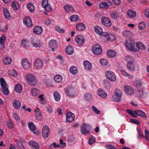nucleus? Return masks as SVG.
<instances>
[{
	"label": "nucleus",
	"instance_id": "obj_1",
	"mask_svg": "<svg viewBox=\"0 0 149 149\" xmlns=\"http://www.w3.org/2000/svg\"><path fill=\"white\" fill-rule=\"evenodd\" d=\"M26 79L28 84L33 85H36L37 81L35 76L32 74H27L26 76Z\"/></svg>",
	"mask_w": 149,
	"mask_h": 149
},
{
	"label": "nucleus",
	"instance_id": "obj_2",
	"mask_svg": "<svg viewBox=\"0 0 149 149\" xmlns=\"http://www.w3.org/2000/svg\"><path fill=\"white\" fill-rule=\"evenodd\" d=\"M80 131L82 134L86 135L89 133L91 127L89 125L84 123L80 126Z\"/></svg>",
	"mask_w": 149,
	"mask_h": 149
},
{
	"label": "nucleus",
	"instance_id": "obj_3",
	"mask_svg": "<svg viewBox=\"0 0 149 149\" xmlns=\"http://www.w3.org/2000/svg\"><path fill=\"white\" fill-rule=\"evenodd\" d=\"M125 45L129 50L134 52H137L138 51V48L136 47V44L134 41H127L126 42Z\"/></svg>",
	"mask_w": 149,
	"mask_h": 149
},
{
	"label": "nucleus",
	"instance_id": "obj_4",
	"mask_svg": "<svg viewBox=\"0 0 149 149\" xmlns=\"http://www.w3.org/2000/svg\"><path fill=\"white\" fill-rule=\"evenodd\" d=\"M66 94L67 95L71 97H74L77 95V93L74 88L69 86L65 90Z\"/></svg>",
	"mask_w": 149,
	"mask_h": 149
},
{
	"label": "nucleus",
	"instance_id": "obj_5",
	"mask_svg": "<svg viewBox=\"0 0 149 149\" xmlns=\"http://www.w3.org/2000/svg\"><path fill=\"white\" fill-rule=\"evenodd\" d=\"M92 50L93 54L96 55H98L102 52V49L99 45H95L92 47Z\"/></svg>",
	"mask_w": 149,
	"mask_h": 149
},
{
	"label": "nucleus",
	"instance_id": "obj_6",
	"mask_svg": "<svg viewBox=\"0 0 149 149\" xmlns=\"http://www.w3.org/2000/svg\"><path fill=\"white\" fill-rule=\"evenodd\" d=\"M105 75L107 78L111 81H115L116 80V77L115 74L111 71H106Z\"/></svg>",
	"mask_w": 149,
	"mask_h": 149
},
{
	"label": "nucleus",
	"instance_id": "obj_7",
	"mask_svg": "<svg viewBox=\"0 0 149 149\" xmlns=\"http://www.w3.org/2000/svg\"><path fill=\"white\" fill-rule=\"evenodd\" d=\"M49 131V127L47 125H45L43 126L42 132V136L43 138L46 139L48 137Z\"/></svg>",
	"mask_w": 149,
	"mask_h": 149
},
{
	"label": "nucleus",
	"instance_id": "obj_8",
	"mask_svg": "<svg viewBox=\"0 0 149 149\" xmlns=\"http://www.w3.org/2000/svg\"><path fill=\"white\" fill-rule=\"evenodd\" d=\"M21 65L23 68L26 70L29 69L31 66L29 60L26 58H24L22 59Z\"/></svg>",
	"mask_w": 149,
	"mask_h": 149
},
{
	"label": "nucleus",
	"instance_id": "obj_9",
	"mask_svg": "<svg viewBox=\"0 0 149 149\" xmlns=\"http://www.w3.org/2000/svg\"><path fill=\"white\" fill-rule=\"evenodd\" d=\"M43 66V62L42 60L40 58H37L34 63V66L37 70L42 68Z\"/></svg>",
	"mask_w": 149,
	"mask_h": 149
},
{
	"label": "nucleus",
	"instance_id": "obj_10",
	"mask_svg": "<svg viewBox=\"0 0 149 149\" xmlns=\"http://www.w3.org/2000/svg\"><path fill=\"white\" fill-rule=\"evenodd\" d=\"M101 22L103 25L107 27H109L111 25V23L110 19L106 17H102Z\"/></svg>",
	"mask_w": 149,
	"mask_h": 149
},
{
	"label": "nucleus",
	"instance_id": "obj_11",
	"mask_svg": "<svg viewBox=\"0 0 149 149\" xmlns=\"http://www.w3.org/2000/svg\"><path fill=\"white\" fill-rule=\"evenodd\" d=\"M66 122L70 123L75 118V116L74 114L71 112L67 113L66 114Z\"/></svg>",
	"mask_w": 149,
	"mask_h": 149
},
{
	"label": "nucleus",
	"instance_id": "obj_12",
	"mask_svg": "<svg viewBox=\"0 0 149 149\" xmlns=\"http://www.w3.org/2000/svg\"><path fill=\"white\" fill-rule=\"evenodd\" d=\"M23 22L25 25L27 27H30L32 25L31 19L29 17H26L24 18Z\"/></svg>",
	"mask_w": 149,
	"mask_h": 149
},
{
	"label": "nucleus",
	"instance_id": "obj_13",
	"mask_svg": "<svg viewBox=\"0 0 149 149\" xmlns=\"http://www.w3.org/2000/svg\"><path fill=\"white\" fill-rule=\"evenodd\" d=\"M57 44L56 41L54 40H51L49 43V46L50 48H52V51H54L55 49L57 47Z\"/></svg>",
	"mask_w": 149,
	"mask_h": 149
},
{
	"label": "nucleus",
	"instance_id": "obj_14",
	"mask_svg": "<svg viewBox=\"0 0 149 149\" xmlns=\"http://www.w3.org/2000/svg\"><path fill=\"white\" fill-rule=\"evenodd\" d=\"M124 91L127 94L132 95L134 93V90L131 86L125 85L124 86Z\"/></svg>",
	"mask_w": 149,
	"mask_h": 149
},
{
	"label": "nucleus",
	"instance_id": "obj_15",
	"mask_svg": "<svg viewBox=\"0 0 149 149\" xmlns=\"http://www.w3.org/2000/svg\"><path fill=\"white\" fill-rule=\"evenodd\" d=\"M28 126L30 130L32 131L34 134H38L39 131L36 130L35 125L32 122H31L29 123Z\"/></svg>",
	"mask_w": 149,
	"mask_h": 149
},
{
	"label": "nucleus",
	"instance_id": "obj_16",
	"mask_svg": "<svg viewBox=\"0 0 149 149\" xmlns=\"http://www.w3.org/2000/svg\"><path fill=\"white\" fill-rule=\"evenodd\" d=\"M126 67L127 69L130 71H133L135 70L136 68V65L134 61L127 63Z\"/></svg>",
	"mask_w": 149,
	"mask_h": 149
},
{
	"label": "nucleus",
	"instance_id": "obj_17",
	"mask_svg": "<svg viewBox=\"0 0 149 149\" xmlns=\"http://www.w3.org/2000/svg\"><path fill=\"white\" fill-rule=\"evenodd\" d=\"M98 95L102 98H105L107 96V94L102 89L100 88L97 91Z\"/></svg>",
	"mask_w": 149,
	"mask_h": 149
},
{
	"label": "nucleus",
	"instance_id": "obj_18",
	"mask_svg": "<svg viewBox=\"0 0 149 149\" xmlns=\"http://www.w3.org/2000/svg\"><path fill=\"white\" fill-rule=\"evenodd\" d=\"M75 40L77 44L79 45L83 44L84 42V38L81 36H79L76 37Z\"/></svg>",
	"mask_w": 149,
	"mask_h": 149
},
{
	"label": "nucleus",
	"instance_id": "obj_19",
	"mask_svg": "<svg viewBox=\"0 0 149 149\" xmlns=\"http://www.w3.org/2000/svg\"><path fill=\"white\" fill-rule=\"evenodd\" d=\"M29 143L30 147L32 149H39V145L36 142L31 141L29 142Z\"/></svg>",
	"mask_w": 149,
	"mask_h": 149
},
{
	"label": "nucleus",
	"instance_id": "obj_20",
	"mask_svg": "<svg viewBox=\"0 0 149 149\" xmlns=\"http://www.w3.org/2000/svg\"><path fill=\"white\" fill-rule=\"evenodd\" d=\"M31 43L32 45L35 47H39L41 46V44L39 40H37L36 38H34L31 41Z\"/></svg>",
	"mask_w": 149,
	"mask_h": 149
},
{
	"label": "nucleus",
	"instance_id": "obj_21",
	"mask_svg": "<svg viewBox=\"0 0 149 149\" xmlns=\"http://www.w3.org/2000/svg\"><path fill=\"white\" fill-rule=\"evenodd\" d=\"M77 30L78 31H83L85 28L84 24L82 23H79L77 24L76 26Z\"/></svg>",
	"mask_w": 149,
	"mask_h": 149
},
{
	"label": "nucleus",
	"instance_id": "obj_22",
	"mask_svg": "<svg viewBox=\"0 0 149 149\" xmlns=\"http://www.w3.org/2000/svg\"><path fill=\"white\" fill-rule=\"evenodd\" d=\"M13 105L14 108L16 109H19L21 106L20 102L17 99H15L13 103Z\"/></svg>",
	"mask_w": 149,
	"mask_h": 149
},
{
	"label": "nucleus",
	"instance_id": "obj_23",
	"mask_svg": "<svg viewBox=\"0 0 149 149\" xmlns=\"http://www.w3.org/2000/svg\"><path fill=\"white\" fill-rule=\"evenodd\" d=\"M85 70H88L91 69L92 68V65L91 63L87 61H84L83 63Z\"/></svg>",
	"mask_w": 149,
	"mask_h": 149
},
{
	"label": "nucleus",
	"instance_id": "obj_24",
	"mask_svg": "<svg viewBox=\"0 0 149 149\" xmlns=\"http://www.w3.org/2000/svg\"><path fill=\"white\" fill-rule=\"evenodd\" d=\"M33 31L35 33L39 35L41 34L42 33V29L41 27L38 26L33 28Z\"/></svg>",
	"mask_w": 149,
	"mask_h": 149
},
{
	"label": "nucleus",
	"instance_id": "obj_25",
	"mask_svg": "<svg viewBox=\"0 0 149 149\" xmlns=\"http://www.w3.org/2000/svg\"><path fill=\"white\" fill-rule=\"evenodd\" d=\"M66 52L69 55L72 54L74 53L73 47L70 45H68L65 49Z\"/></svg>",
	"mask_w": 149,
	"mask_h": 149
},
{
	"label": "nucleus",
	"instance_id": "obj_26",
	"mask_svg": "<svg viewBox=\"0 0 149 149\" xmlns=\"http://www.w3.org/2000/svg\"><path fill=\"white\" fill-rule=\"evenodd\" d=\"M94 29L95 31L98 35H101L103 33V31L102 28L98 26H95Z\"/></svg>",
	"mask_w": 149,
	"mask_h": 149
},
{
	"label": "nucleus",
	"instance_id": "obj_27",
	"mask_svg": "<svg viewBox=\"0 0 149 149\" xmlns=\"http://www.w3.org/2000/svg\"><path fill=\"white\" fill-rule=\"evenodd\" d=\"M65 10L68 13L72 12L74 11L73 8L70 5L67 4L64 6Z\"/></svg>",
	"mask_w": 149,
	"mask_h": 149
},
{
	"label": "nucleus",
	"instance_id": "obj_28",
	"mask_svg": "<svg viewBox=\"0 0 149 149\" xmlns=\"http://www.w3.org/2000/svg\"><path fill=\"white\" fill-rule=\"evenodd\" d=\"M127 14L129 17L131 18L135 17L136 15V13L134 10H128Z\"/></svg>",
	"mask_w": 149,
	"mask_h": 149
},
{
	"label": "nucleus",
	"instance_id": "obj_29",
	"mask_svg": "<svg viewBox=\"0 0 149 149\" xmlns=\"http://www.w3.org/2000/svg\"><path fill=\"white\" fill-rule=\"evenodd\" d=\"M116 52L112 50H109L107 52V55L109 57L113 58L116 55Z\"/></svg>",
	"mask_w": 149,
	"mask_h": 149
},
{
	"label": "nucleus",
	"instance_id": "obj_30",
	"mask_svg": "<svg viewBox=\"0 0 149 149\" xmlns=\"http://www.w3.org/2000/svg\"><path fill=\"white\" fill-rule=\"evenodd\" d=\"M70 72L72 74H75L78 72V69L77 67L74 66H71L69 69Z\"/></svg>",
	"mask_w": 149,
	"mask_h": 149
},
{
	"label": "nucleus",
	"instance_id": "obj_31",
	"mask_svg": "<svg viewBox=\"0 0 149 149\" xmlns=\"http://www.w3.org/2000/svg\"><path fill=\"white\" fill-rule=\"evenodd\" d=\"M22 46L24 47H27L29 45L30 42L26 39H23L21 41Z\"/></svg>",
	"mask_w": 149,
	"mask_h": 149
},
{
	"label": "nucleus",
	"instance_id": "obj_32",
	"mask_svg": "<svg viewBox=\"0 0 149 149\" xmlns=\"http://www.w3.org/2000/svg\"><path fill=\"white\" fill-rule=\"evenodd\" d=\"M11 6L14 10H18L19 8V5L17 1H14L12 2Z\"/></svg>",
	"mask_w": 149,
	"mask_h": 149
},
{
	"label": "nucleus",
	"instance_id": "obj_33",
	"mask_svg": "<svg viewBox=\"0 0 149 149\" xmlns=\"http://www.w3.org/2000/svg\"><path fill=\"white\" fill-rule=\"evenodd\" d=\"M53 95L55 100L57 102L59 101L61 99V95L57 91H56L54 93Z\"/></svg>",
	"mask_w": 149,
	"mask_h": 149
},
{
	"label": "nucleus",
	"instance_id": "obj_34",
	"mask_svg": "<svg viewBox=\"0 0 149 149\" xmlns=\"http://www.w3.org/2000/svg\"><path fill=\"white\" fill-rule=\"evenodd\" d=\"M27 7L29 11L33 12L35 10V7L33 4L31 3H28L27 5Z\"/></svg>",
	"mask_w": 149,
	"mask_h": 149
},
{
	"label": "nucleus",
	"instance_id": "obj_35",
	"mask_svg": "<svg viewBox=\"0 0 149 149\" xmlns=\"http://www.w3.org/2000/svg\"><path fill=\"white\" fill-rule=\"evenodd\" d=\"M115 94L118 98L120 99L122 97L123 93L121 90L117 89L115 91Z\"/></svg>",
	"mask_w": 149,
	"mask_h": 149
},
{
	"label": "nucleus",
	"instance_id": "obj_36",
	"mask_svg": "<svg viewBox=\"0 0 149 149\" xmlns=\"http://www.w3.org/2000/svg\"><path fill=\"white\" fill-rule=\"evenodd\" d=\"M3 13L5 17L7 19L10 18V15L8 10L6 8H4L3 10Z\"/></svg>",
	"mask_w": 149,
	"mask_h": 149
},
{
	"label": "nucleus",
	"instance_id": "obj_37",
	"mask_svg": "<svg viewBox=\"0 0 149 149\" xmlns=\"http://www.w3.org/2000/svg\"><path fill=\"white\" fill-rule=\"evenodd\" d=\"M12 59L9 57H5L3 59V63L5 64L8 65L12 62Z\"/></svg>",
	"mask_w": 149,
	"mask_h": 149
},
{
	"label": "nucleus",
	"instance_id": "obj_38",
	"mask_svg": "<svg viewBox=\"0 0 149 149\" xmlns=\"http://www.w3.org/2000/svg\"><path fill=\"white\" fill-rule=\"evenodd\" d=\"M15 91L18 93H20L22 90V86L19 84H17L15 85Z\"/></svg>",
	"mask_w": 149,
	"mask_h": 149
},
{
	"label": "nucleus",
	"instance_id": "obj_39",
	"mask_svg": "<svg viewBox=\"0 0 149 149\" xmlns=\"http://www.w3.org/2000/svg\"><path fill=\"white\" fill-rule=\"evenodd\" d=\"M84 99L87 101H90L92 99L91 95L89 93H86L84 95Z\"/></svg>",
	"mask_w": 149,
	"mask_h": 149
},
{
	"label": "nucleus",
	"instance_id": "obj_40",
	"mask_svg": "<svg viewBox=\"0 0 149 149\" xmlns=\"http://www.w3.org/2000/svg\"><path fill=\"white\" fill-rule=\"evenodd\" d=\"M137 115L141 117L145 118L147 115L145 112L141 110H136Z\"/></svg>",
	"mask_w": 149,
	"mask_h": 149
},
{
	"label": "nucleus",
	"instance_id": "obj_41",
	"mask_svg": "<svg viewBox=\"0 0 149 149\" xmlns=\"http://www.w3.org/2000/svg\"><path fill=\"white\" fill-rule=\"evenodd\" d=\"M136 47L138 48V50L139 49H141L142 50H145L146 47L143 44L140 42H137L136 44Z\"/></svg>",
	"mask_w": 149,
	"mask_h": 149
},
{
	"label": "nucleus",
	"instance_id": "obj_42",
	"mask_svg": "<svg viewBox=\"0 0 149 149\" xmlns=\"http://www.w3.org/2000/svg\"><path fill=\"white\" fill-rule=\"evenodd\" d=\"M54 80L56 82L59 83L62 81V78L60 75H56L54 77Z\"/></svg>",
	"mask_w": 149,
	"mask_h": 149
},
{
	"label": "nucleus",
	"instance_id": "obj_43",
	"mask_svg": "<svg viewBox=\"0 0 149 149\" xmlns=\"http://www.w3.org/2000/svg\"><path fill=\"white\" fill-rule=\"evenodd\" d=\"M123 34L125 37H128L132 36V33L130 31L125 30L123 31Z\"/></svg>",
	"mask_w": 149,
	"mask_h": 149
},
{
	"label": "nucleus",
	"instance_id": "obj_44",
	"mask_svg": "<svg viewBox=\"0 0 149 149\" xmlns=\"http://www.w3.org/2000/svg\"><path fill=\"white\" fill-rule=\"evenodd\" d=\"M100 8H107L109 7V5L106 2H102L99 5Z\"/></svg>",
	"mask_w": 149,
	"mask_h": 149
},
{
	"label": "nucleus",
	"instance_id": "obj_45",
	"mask_svg": "<svg viewBox=\"0 0 149 149\" xmlns=\"http://www.w3.org/2000/svg\"><path fill=\"white\" fill-rule=\"evenodd\" d=\"M121 72L122 74L123 75L126 76L131 79H132L133 78V76L132 75L128 74L124 70H121Z\"/></svg>",
	"mask_w": 149,
	"mask_h": 149
},
{
	"label": "nucleus",
	"instance_id": "obj_46",
	"mask_svg": "<svg viewBox=\"0 0 149 149\" xmlns=\"http://www.w3.org/2000/svg\"><path fill=\"white\" fill-rule=\"evenodd\" d=\"M125 60L127 61V63H130L134 61V60L133 57L130 56H126Z\"/></svg>",
	"mask_w": 149,
	"mask_h": 149
},
{
	"label": "nucleus",
	"instance_id": "obj_47",
	"mask_svg": "<svg viewBox=\"0 0 149 149\" xmlns=\"http://www.w3.org/2000/svg\"><path fill=\"white\" fill-rule=\"evenodd\" d=\"M39 91L36 88H33L31 90V93L33 96H36L39 93Z\"/></svg>",
	"mask_w": 149,
	"mask_h": 149
},
{
	"label": "nucleus",
	"instance_id": "obj_48",
	"mask_svg": "<svg viewBox=\"0 0 149 149\" xmlns=\"http://www.w3.org/2000/svg\"><path fill=\"white\" fill-rule=\"evenodd\" d=\"M99 61L102 65H106L108 63V61L106 59L101 58L100 60Z\"/></svg>",
	"mask_w": 149,
	"mask_h": 149
},
{
	"label": "nucleus",
	"instance_id": "obj_49",
	"mask_svg": "<svg viewBox=\"0 0 149 149\" xmlns=\"http://www.w3.org/2000/svg\"><path fill=\"white\" fill-rule=\"evenodd\" d=\"M8 26L6 24H4V26H0V30L3 32H4L6 31L8 29Z\"/></svg>",
	"mask_w": 149,
	"mask_h": 149
},
{
	"label": "nucleus",
	"instance_id": "obj_50",
	"mask_svg": "<svg viewBox=\"0 0 149 149\" xmlns=\"http://www.w3.org/2000/svg\"><path fill=\"white\" fill-rule=\"evenodd\" d=\"M103 84L104 86L106 88H109L111 86L109 82L107 80H104L103 81Z\"/></svg>",
	"mask_w": 149,
	"mask_h": 149
},
{
	"label": "nucleus",
	"instance_id": "obj_51",
	"mask_svg": "<svg viewBox=\"0 0 149 149\" xmlns=\"http://www.w3.org/2000/svg\"><path fill=\"white\" fill-rule=\"evenodd\" d=\"M70 20L72 22H75L79 19L78 17L76 15H74L71 16L70 18Z\"/></svg>",
	"mask_w": 149,
	"mask_h": 149
},
{
	"label": "nucleus",
	"instance_id": "obj_52",
	"mask_svg": "<svg viewBox=\"0 0 149 149\" xmlns=\"http://www.w3.org/2000/svg\"><path fill=\"white\" fill-rule=\"evenodd\" d=\"M95 138L94 137L91 136L89 138L88 142L89 144L90 145L93 144L95 143Z\"/></svg>",
	"mask_w": 149,
	"mask_h": 149
},
{
	"label": "nucleus",
	"instance_id": "obj_53",
	"mask_svg": "<svg viewBox=\"0 0 149 149\" xmlns=\"http://www.w3.org/2000/svg\"><path fill=\"white\" fill-rule=\"evenodd\" d=\"M0 81L1 85L2 88L7 86V85L6 84L4 79L3 78L0 79Z\"/></svg>",
	"mask_w": 149,
	"mask_h": 149
},
{
	"label": "nucleus",
	"instance_id": "obj_54",
	"mask_svg": "<svg viewBox=\"0 0 149 149\" xmlns=\"http://www.w3.org/2000/svg\"><path fill=\"white\" fill-rule=\"evenodd\" d=\"M2 92L3 93L6 95H8L9 93L7 86L3 87Z\"/></svg>",
	"mask_w": 149,
	"mask_h": 149
},
{
	"label": "nucleus",
	"instance_id": "obj_55",
	"mask_svg": "<svg viewBox=\"0 0 149 149\" xmlns=\"http://www.w3.org/2000/svg\"><path fill=\"white\" fill-rule=\"evenodd\" d=\"M116 38L114 35L112 34H110L109 35L108 37H107V41H113L115 40Z\"/></svg>",
	"mask_w": 149,
	"mask_h": 149
},
{
	"label": "nucleus",
	"instance_id": "obj_56",
	"mask_svg": "<svg viewBox=\"0 0 149 149\" xmlns=\"http://www.w3.org/2000/svg\"><path fill=\"white\" fill-rule=\"evenodd\" d=\"M92 109L93 111L95 113L99 114L100 113V111L95 107L93 106L92 107Z\"/></svg>",
	"mask_w": 149,
	"mask_h": 149
},
{
	"label": "nucleus",
	"instance_id": "obj_57",
	"mask_svg": "<svg viewBox=\"0 0 149 149\" xmlns=\"http://www.w3.org/2000/svg\"><path fill=\"white\" fill-rule=\"evenodd\" d=\"M145 138L148 141H149V132L148 130L146 129L145 131Z\"/></svg>",
	"mask_w": 149,
	"mask_h": 149
},
{
	"label": "nucleus",
	"instance_id": "obj_58",
	"mask_svg": "<svg viewBox=\"0 0 149 149\" xmlns=\"http://www.w3.org/2000/svg\"><path fill=\"white\" fill-rule=\"evenodd\" d=\"M17 146L18 149H24L22 142L20 141H19L17 142Z\"/></svg>",
	"mask_w": 149,
	"mask_h": 149
},
{
	"label": "nucleus",
	"instance_id": "obj_59",
	"mask_svg": "<svg viewBox=\"0 0 149 149\" xmlns=\"http://www.w3.org/2000/svg\"><path fill=\"white\" fill-rule=\"evenodd\" d=\"M105 147L107 149H116V148L111 144H108L105 146Z\"/></svg>",
	"mask_w": 149,
	"mask_h": 149
},
{
	"label": "nucleus",
	"instance_id": "obj_60",
	"mask_svg": "<svg viewBox=\"0 0 149 149\" xmlns=\"http://www.w3.org/2000/svg\"><path fill=\"white\" fill-rule=\"evenodd\" d=\"M146 25L143 22H141L140 23L138 26V27L139 29H140L143 30L146 27Z\"/></svg>",
	"mask_w": 149,
	"mask_h": 149
},
{
	"label": "nucleus",
	"instance_id": "obj_61",
	"mask_svg": "<svg viewBox=\"0 0 149 149\" xmlns=\"http://www.w3.org/2000/svg\"><path fill=\"white\" fill-rule=\"evenodd\" d=\"M56 30L60 33H63L64 32V29H61L58 26H56L55 27Z\"/></svg>",
	"mask_w": 149,
	"mask_h": 149
},
{
	"label": "nucleus",
	"instance_id": "obj_62",
	"mask_svg": "<svg viewBox=\"0 0 149 149\" xmlns=\"http://www.w3.org/2000/svg\"><path fill=\"white\" fill-rule=\"evenodd\" d=\"M49 5L48 1L47 0H43L42 1V6L43 8L46 7V6Z\"/></svg>",
	"mask_w": 149,
	"mask_h": 149
},
{
	"label": "nucleus",
	"instance_id": "obj_63",
	"mask_svg": "<svg viewBox=\"0 0 149 149\" xmlns=\"http://www.w3.org/2000/svg\"><path fill=\"white\" fill-rule=\"evenodd\" d=\"M6 125L9 128H12L13 127L14 124L10 120L6 122Z\"/></svg>",
	"mask_w": 149,
	"mask_h": 149
},
{
	"label": "nucleus",
	"instance_id": "obj_64",
	"mask_svg": "<svg viewBox=\"0 0 149 149\" xmlns=\"http://www.w3.org/2000/svg\"><path fill=\"white\" fill-rule=\"evenodd\" d=\"M6 37L4 34H3L1 36L0 38V42L2 43H4V41L6 40Z\"/></svg>",
	"mask_w": 149,
	"mask_h": 149
}]
</instances>
